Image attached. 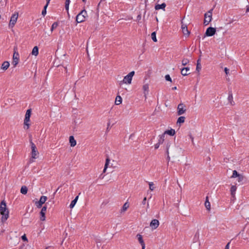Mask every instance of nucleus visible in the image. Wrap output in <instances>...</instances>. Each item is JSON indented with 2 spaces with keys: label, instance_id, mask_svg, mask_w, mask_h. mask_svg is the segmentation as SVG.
<instances>
[{
  "label": "nucleus",
  "instance_id": "nucleus-1",
  "mask_svg": "<svg viewBox=\"0 0 249 249\" xmlns=\"http://www.w3.org/2000/svg\"><path fill=\"white\" fill-rule=\"evenodd\" d=\"M0 213L2 215V222L5 221L8 218L9 211L4 200H2L0 203Z\"/></svg>",
  "mask_w": 249,
  "mask_h": 249
},
{
  "label": "nucleus",
  "instance_id": "nucleus-2",
  "mask_svg": "<svg viewBox=\"0 0 249 249\" xmlns=\"http://www.w3.org/2000/svg\"><path fill=\"white\" fill-rule=\"evenodd\" d=\"M88 16L87 11L84 9L82 10L76 17L77 23H81L85 21L86 18Z\"/></svg>",
  "mask_w": 249,
  "mask_h": 249
},
{
  "label": "nucleus",
  "instance_id": "nucleus-3",
  "mask_svg": "<svg viewBox=\"0 0 249 249\" xmlns=\"http://www.w3.org/2000/svg\"><path fill=\"white\" fill-rule=\"evenodd\" d=\"M30 144L31 146V158L32 159H36L39 152L37 151V148L35 143L32 142V139H30Z\"/></svg>",
  "mask_w": 249,
  "mask_h": 249
},
{
  "label": "nucleus",
  "instance_id": "nucleus-4",
  "mask_svg": "<svg viewBox=\"0 0 249 249\" xmlns=\"http://www.w3.org/2000/svg\"><path fill=\"white\" fill-rule=\"evenodd\" d=\"M19 54L18 52V48L17 47H15L14 48V54L13 56V62L12 64L14 67H16L18 63L19 60Z\"/></svg>",
  "mask_w": 249,
  "mask_h": 249
},
{
  "label": "nucleus",
  "instance_id": "nucleus-5",
  "mask_svg": "<svg viewBox=\"0 0 249 249\" xmlns=\"http://www.w3.org/2000/svg\"><path fill=\"white\" fill-rule=\"evenodd\" d=\"M213 10V9H212L210 10H209L207 13L205 14V18L204 20V24L205 25H207L211 21Z\"/></svg>",
  "mask_w": 249,
  "mask_h": 249
},
{
  "label": "nucleus",
  "instance_id": "nucleus-6",
  "mask_svg": "<svg viewBox=\"0 0 249 249\" xmlns=\"http://www.w3.org/2000/svg\"><path fill=\"white\" fill-rule=\"evenodd\" d=\"M18 16V13H15L11 17V19L9 24V27L10 28H13L17 22Z\"/></svg>",
  "mask_w": 249,
  "mask_h": 249
},
{
  "label": "nucleus",
  "instance_id": "nucleus-7",
  "mask_svg": "<svg viewBox=\"0 0 249 249\" xmlns=\"http://www.w3.org/2000/svg\"><path fill=\"white\" fill-rule=\"evenodd\" d=\"M47 200V197L46 196H42L39 200L36 202V205L38 208L42 207V205L45 203V201Z\"/></svg>",
  "mask_w": 249,
  "mask_h": 249
},
{
  "label": "nucleus",
  "instance_id": "nucleus-8",
  "mask_svg": "<svg viewBox=\"0 0 249 249\" xmlns=\"http://www.w3.org/2000/svg\"><path fill=\"white\" fill-rule=\"evenodd\" d=\"M48 202H47L45 205L42 207L41 210L40 212V219L41 221H44L46 218L45 213L47 209V204Z\"/></svg>",
  "mask_w": 249,
  "mask_h": 249
},
{
  "label": "nucleus",
  "instance_id": "nucleus-9",
  "mask_svg": "<svg viewBox=\"0 0 249 249\" xmlns=\"http://www.w3.org/2000/svg\"><path fill=\"white\" fill-rule=\"evenodd\" d=\"M143 85L142 86V90L143 91L144 96L145 97V99H146V96L149 93V84L148 83H146L145 80L143 81Z\"/></svg>",
  "mask_w": 249,
  "mask_h": 249
},
{
  "label": "nucleus",
  "instance_id": "nucleus-10",
  "mask_svg": "<svg viewBox=\"0 0 249 249\" xmlns=\"http://www.w3.org/2000/svg\"><path fill=\"white\" fill-rule=\"evenodd\" d=\"M216 33V29L214 28L210 27L208 28L205 34V36H211Z\"/></svg>",
  "mask_w": 249,
  "mask_h": 249
},
{
  "label": "nucleus",
  "instance_id": "nucleus-11",
  "mask_svg": "<svg viewBox=\"0 0 249 249\" xmlns=\"http://www.w3.org/2000/svg\"><path fill=\"white\" fill-rule=\"evenodd\" d=\"M185 105L182 104H179L177 108V114L178 115H181L184 113L186 111V109L184 108Z\"/></svg>",
  "mask_w": 249,
  "mask_h": 249
},
{
  "label": "nucleus",
  "instance_id": "nucleus-12",
  "mask_svg": "<svg viewBox=\"0 0 249 249\" xmlns=\"http://www.w3.org/2000/svg\"><path fill=\"white\" fill-rule=\"evenodd\" d=\"M159 221L158 220L154 219H153L150 223V226L152 228V229H157L158 226H159Z\"/></svg>",
  "mask_w": 249,
  "mask_h": 249
},
{
  "label": "nucleus",
  "instance_id": "nucleus-13",
  "mask_svg": "<svg viewBox=\"0 0 249 249\" xmlns=\"http://www.w3.org/2000/svg\"><path fill=\"white\" fill-rule=\"evenodd\" d=\"M181 29L182 33L184 35H189L190 33L188 30L187 26L186 24H185L183 23L182 21H181Z\"/></svg>",
  "mask_w": 249,
  "mask_h": 249
},
{
  "label": "nucleus",
  "instance_id": "nucleus-14",
  "mask_svg": "<svg viewBox=\"0 0 249 249\" xmlns=\"http://www.w3.org/2000/svg\"><path fill=\"white\" fill-rule=\"evenodd\" d=\"M32 114V109L31 108L28 109L27 110L25 115V118L24 120H25V123L27 122H30V117Z\"/></svg>",
  "mask_w": 249,
  "mask_h": 249
},
{
  "label": "nucleus",
  "instance_id": "nucleus-15",
  "mask_svg": "<svg viewBox=\"0 0 249 249\" xmlns=\"http://www.w3.org/2000/svg\"><path fill=\"white\" fill-rule=\"evenodd\" d=\"M181 73L183 76H186L190 73V70L189 67L183 68L181 70Z\"/></svg>",
  "mask_w": 249,
  "mask_h": 249
},
{
  "label": "nucleus",
  "instance_id": "nucleus-16",
  "mask_svg": "<svg viewBox=\"0 0 249 249\" xmlns=\"http://www.w3.org/2000/svg\"><path fill=\"white\" fill-rule=\"evenodd\" d=\"M171 145V142H168L166 145V154L167 155V158L166 160L168 161L170 160V158L169 156V149Z\"/></svg>",
  "mask_w": 249,
  "mask_h": 249
},
{
  "label": "nucleus",
  "instance_id": "nucleus-17",
  "mask_svg": "<svg viewBox=\"0 0 249 249\" xmlns=\"http://www.w3.org/2000/svg\"><path fill=\"white\" fill-rule=\"evenodd\" d=\"M163 134L164 135L167 134L171 136H173L174 135H175L176 131H175V129L171 128L170 129H168V130H165L164 131V132L163 133Z\"/></svg>",
  "mask_w": 249,
  "mask_h": 249
},
{
  "label": "nucleus",
  "instance_id": "nucleus-18",
  "mask_svg": "<svg viewBox=\"0 0 249 249\" xmlns=\"http://www.w3.org/2000/svg\"><path fill=\"white\" fill-rule=\"evenodd\" d=\"M237 189V187L236 185H232L231 187V197L233 198H235V192Z\"/></svg>",
  "mask_w": 249,
  "mask_h": 249
},
{
  "label": "nucleus",
  "instance_id": "nucleus-19",
  "mask_svg": "<svg viewBox=\"0 0 249 249\" xmlns=\"http://www.w3.org/2000/svg\"><path fill=\"white\" fill-rule=\"evenodd\" d=\"M185 117L180 116L178 119V120L177 122V124L179 126H180L181 124L185 122Z\"/></svg>",
  "mask_w": 249,
  "mask_h": 249
},
{
  "label": "nucleus",
  "instance_id": "nucleus-20",
  "mask_svg": "<svg viewBox=\"0 0 249 249\" xmlns=\"http://www.w3.org/2000/svg\"><path fill=\"white\" fill-rule=\"evenodd\" d=\"M69 142L71 147H74L76 144V141L73 136H70Z\"/></svg>",
  "mask_w": 249,
  "mask_h": 249
},
{
  "label": "nucleus",
  "instance_id": "nucleus-21",
  "mask_svg": "<svg viewBox=\"0 0 249 249\" xmlns=\"http://www.w3.org/2000/svg\"><path fill=\"white\" fill-rule=\"evenodd\" d=\"M78 198V196H76L75 197V198L71 201V204L69 206L70 208L72 209L74 207L75 204L76 203V202L77 201Z\"/></svg>",
  "mask_w": 249,
  "mask_h": 249
},
{
  "label": "nucleus",
  "instance_id": "nucleus-22",
  "mask_svg": "<svg viewBox=\"0 0 249 249\" xmlns=\"http://www.w3.org/2000/svg\"><path fill=\"white\" fill-rule=\"evenodd\" d=\"M132 79H123V80L120 82V85L124 83L126 84H130L131 83Z\"/></svg>",
  "mask_w": 249,
  "mask_h": 249
},
{
  "label": "nucleus",
  "instance_id": "nucleus-23",
  "mask_svg": "<svg viewBox=\"0 0 249 249\" xmlns=\"http://www.w3.org/2000/svg\"><path fill=\"white\" fill-rule=\"evenodd\" d=\"M166 7V4L165 3H162L161 4H157L155 6V8L156 10L159 9H164Z\"/></svg>",
  "mask_w": 249,
  "mask_h": 249
},
{
  "label": "nucleus",
  "instance_id": "nucleus-24",
  "mask_svg": "<svg viewBox=\"0 0 249 249\" xmlns=\"http://www.w3.org/2000/svg\"><path fill=\"white\" fill-rule=\"evenodd\" d=\"M9 63L8 61H4L1 65V68L3 70H7L9 67Z\"/></svg>",
  "mask_w": 249,
  "mask_h": 249
},
{
  "label": "nucleus",
  "instance_id": "nucleus-25",
  "mask_svg": "<svg viewBox=\"0 0 249 249\" xmlns=\"http://www.w3.org/2000/svg\"><path fill=\"white\" fill-rule=\"evenodd\" d=\"M205 207L207 209V210H208L209 211L210 210L211 204H210V202L209 201V199H208V196H207L206 198V200L205 202Z\"/></svg>",
  "mask_w": 249,
  "mask_h": 249
},
{
  "label": "nucleus",
  "instance_id": "nucleus-26",
  "mask_svg": "<svg viewBox=\"0 0 249 249\" xmlns=\"http://www.w3.org/2000/svg\"><path fill=\"white\" fill-rule=\"evenodd\" d=\"M137 237L138 238V241L139 242V243H140V244L141 245L145 244L142 235H141L140 234H138L137 235Z\"/></svg>",
  "mask_w": 249,
  "mask_h": 249
},
{
  "label": "nucleus",
  "instance_id": "nucleus-27",
  "mask_svg": "<svg viewBox=\"0 0 249 249\" xmlns=\"http://www.w3.org/2000/svg\"><path fill=\"white\" fill-rule=\"evenodd\" d=\"M228 99L229 101L231 103V104H232L231 101H232L233 97H232V93L231 89L229 88V96Z\"/></svg>",
  "mask_w": 249,
  "mask_h": 249
},
{
  "label": "nucleus",
  "instance_id": "nucleus-28",
  "mask_svg": "<svg viewBox=\"0 0 249 249\" xmlns=\"http://www.w3.org/2000/svg\"><path fill=\"white\" fill-rule=\"evenodd\" d=\"M122 102V98L120 95H117L115 99V104L117 105H120Z\"/></svg>",
  "mask_w": 249,
  "mask_h": 249
},
{
  "label": "nucleus",
  "instance_id": "nucleus-29",
  "mask_svg": "<svg viewBox=\"0 0 249 249\" xmlns=\"http://www.w3.org/2000/svg\"><path fill=\"white\" fill-rule=\"evenodd\" d=\"M28 188L26 186H22L20 189V193L23 195L27 194Z\"/></svg>",
  "mask_w": 249,
  "mask_h": 249
},
{
  "label": "nucleus",
  "instance_id": "nucleus-30",
  "mask_svg": "<svg viewBox=\"0 0 249 249\" xmlns=\"http://www.w3.org/2000/svg\"><path fill=\"white\" fill-rule=\"evenodd\" d=\"M38 54V48L37 46H35L32 50V54L36 56Z\"/></svg>",
  "mask_w": 249,
  "mask_h": 249
},
{
  "label": "nucleus",
  "instance_id": "nucleus-31",
  "mask_svg": "<svg viewBox=\"0 0 249 249\" xmlns=\"http://www.w3.org/2000/svg\"><path fill=\"white\" fill-rule=\"evenodd\" d=\"M70 3V0H66V2H65V9L67 11L69 17H70V15H69V7Z\"/></svg>",
  "mask_w": 249,
  "mask_h": 249
},
{
  "label": "nucleus",
  "instance_id": "nucleus-32",
  "mask_svg": "<svg viewBox=\"0 0 249 249\" xmlns=\"http://www.w3.org/2000/svg\"><path fill=\"white\" fill-rule=\"evenodd\" d=\"M164 137L165 135L163 133L160 135L158 142H159L160 144L163 143V142L164 141Z\"/></svg>",
  "mask_w": 249,
  "mask_h": 249
},
{
  "label": "nucleus",
  "instance_id": "nucleus-33",
  "mask_svg": "<svg viewBox=\"0 0 249 249\" xmlns=\"http://www.w3.org/2000/svg\"><path fill=\"white\" fill-rule=\"evenodd\" d=\"M128 207H129V204L127 202H125L122 208L121 209V211L122 212L125 211Z\"/></svg>",
  "mask_w": 249,
  "mask_h": 249
},
{
  "label": "nucleus",
  "instance_id": "nucleus-34",
  "mask_svg": "<svg viewBox=\"0 0 249 249\" xmlns=\"http://www.w3.org/2000/svg\"><path fill=\"white\" fill-rule=\"evenodd\" d=\"M135 74L134 71H132L129 72L127 75H126L124 76V78H132Z\"/></svg>",
  "mask_w": 249,
  "mask_h": 249
},
{
  "label": "nucleus",
  "instance_id": "nucleus-35",
  "mask_svg": "<svg viewBox=\"0 0 249 249\" xmlns=\"http://www.w3.org/2000/svg\"><path fill=\"white\" fill-rule=\"evenodd\" d=\"M239 175H240V174H239L237 171L234 170L233 171L232 175L231 178H237Z\"/></svg>",
  "mask_w": 249,
  "mask_h": 249
},
{
  "label": "nucleus",
  "instance_id": "nucleus-36",
  "mask_svg": "<svg viewBox=\"0 0 249 249\" xmlns=\"http://www.w3.org/2000/svg\"><path fill=\"white\" fill-rule=\"evenodd\" d=\"M109 162H110V159L108 156H107V158L106 159V162H105V166H104V167H105V168H108Z\"/></svg>",
  "mask_w": 249,
  "mask_h": 249
},
{
  "label": "nucleus",
  "instance_id": "nucleus-37",
  "mask_svg": "<svg viewBox=\"0 0 249 249\" xmlns=\"http://www.w3.org/2000/svg\"><path fill=\"white\" fill-rule=\"evenodd\" d=\"M151 38H152V39L153 40L154 42H156L157 41V38H156V32H154L152 33V34H151Z\"/></svg>",
  "mask_w": 249,
  "mask_h": 249
},
{
  "label": "nucleus",
  "instance_id": "nucleus-38",
  "mask_svg": "<svg viewBox=\"0 0 249 249\" xmlns=\"http://www.w3.org/2000/svg\"><path fill=\"white\" fill-rule=\"evenodd\" d=\"M29 122L25 123V120H24V128L25 129H28L29 128L30 124L29 123Z\"/></svg>",
  "mask_w": 249,
  "mask_h": 249
},
{
  "label": "nucleus",
  "instance_id": "nucleus-39",
  "mask_svg": "<svg viewBox=\"0 0 249 249\" xmlns=\"http://www.w3.org/2000/svg\"><path fill=\"white\" fill-rule=\"evenodd\" d=\"M58 25V23L57 22H54L51 27V30L52 32L54 29L56 28Z\"/></svg>",
  "mask_w": 249,
  "mask_h": 249
},
{
  "label": "nucleus",
  "instance_id": "nucleus-40",
  "mask_svg": "<svg viewBox=\"0 0 249 249\" xmlns=\"http://www.w3.org/2000/svg\"><path fill=\"white\" fill-rule=\"evenodd\" d=\"M189 62V60L187 58H183L182 60V65L183 66L186 65Z\"/></svg>",
  "mask_w": 249,
  "mask_h": 249
},
{
  "label": "nucleus",
  "instance_id": "nucleus-41",
  "mask_svg": "<svg viewBox=\"0 0 249 249\" xmlns=\"http://www.w3.org/2000/svg\"><path fill=\"white\" fill-rule=\"evenodd\" d=\"M48 5H47V4H46L44 7V8H43V10H42V15L43 16H45L46 14V9L47 8Z\"/></svg>",
  "mask_w": 249,
  "mask_h": 249
},
{
  "label": "nucleus",
  "instance_id": "nucleus-42",
  "mask_svg": "<svg viewBox=\"0 0 249 249\" xmlns=\"http://www.w3.org/2000/svg\"><path fill=\"white\" fill-rule=\"evenodd\" d=\"M21 238L23 241H28V239L25 234H24L22 236H21Z\"/></svg>",
  "mask_w": 249,
  "mask_h": 249
},
{
  "label": "nucleus",
  "instance_id": "nucleus-43",
  "mask_svg": "<svg viewBox=\"0 0 249 249\" xmlns=\"http://www.w3.org/2000/svg\"><path fill=\"white\" fill-rule=\"evenodd\" d=\"M149 189L151 191H153L154 190V184L153 182H149Z\"/></svg>",
  "mask_w": 249,
  "mask_h": 249
},
{
  "label": "nucleus",
  "instance_id": "nucleus-44",
  "mask_svg": "<svg viewBox=\"0 0 249 249\" xmlns=\"http://www.w3.org/2000/svg\"><path fill=\"white\" fill-rule=\"evenodd\" d=\"M237 178H238V181L239 182L242 181L243 180V179H244L243 176L241 175V174H240Z\"/></svg>",
  "mask_w": 249,
  "mask_h": 249
},
{
  "label": "nucleus",
  "instance_id": "nucleus-45",
  "mask_svg": "<svg viewBox=\"0 0 249 249\" xmlns=\"http://www.w3.org/2000/svg\"><path fill=\"white\" fill-rule=\"evenodd\" d=\"M201 66L200 63L197 64L196 70L198 72L201 70Z\"/></svg>",
  "mask_w": 249,
  "mask_h": 249
},
{
  "label": "nucleus",
  "instance_id": "nucleus-46",
  "mask_svg": "<svg viewBox=\"0 0 249 249\" xmlns=\"http://www.w3.org/2000/svg\"><path fill=\"white\" fill-rule=\"evenodd\" d=\"M61 68H62V70H64V71L66 73V74L65 75H64V76L67 77V76L70 75L69 74H68V75L67 74V68L66 67H62Z\"/></svg>",
  "mask_w": 249,
  "mask_h": 249
},
{
  "label": "nucleus",
  "instance_id": "nucleus-47",
  "mask_svg": "<svg viewBox=\"0 0 249 249\" xmlns=\"http://www.w3.org/2000/svg\"><path fill=\"white\" fill-rule=\"evenodd\" d=\"M160 144H161L159 142L157 143L156 144H155V149H157Z\"/></svg>",
  "mask_w": 249,
  "mask_h": 249
},
{
  "label": "nucleus",
  "instance_id": "nucleus-48",
  "mask_svg": "<svg viewBox=\"0 0 249 249\" xmlns=\"http://www.w3.org/2000/svg\"><path fill=\"white\" fill-rule=\"evenodd\" d=\"M146 197H144V198L143 199L142 201V205H145L146 204Z\"/></svg>",
  "mask_w": 249,
  "mask_h": 249
},
{
  "label": "nucleus",
  "instance_id": "nucleus-49",
  "mask_svg": "<svg viewBox=\"0 0 249 249\" xmlns=\"http://www.w3.org/2000/svg\"><path fill=\"white\" fill-rule=\"evenodd\" d=\"M110 122H108L107 123V131H108L109 130V129L110 128Z\"/></svg>",
  "mask_w": 249,
  "mask_h": 249
},
{
  "label": "nucleus",
  "instance_id": "nucleus-50",
  "mask_svg": "<svg viewBox=\"0 0 249 249\" xmlns=\"http://www.w3.org/2000/svg\"><path fill=\"white\" fill-rule=\"evenodd\" d=\"M230 242H228L225 247V249H229Z\"/></svg>",
  "mask_w": 249,
  "mask_h": 249
},
{
  "label": "nucleus",
  "instance_id": "nucleus-51",
  "mask_svg": "<svg viewBox=\"0 0 249 249\" xmlns=\"http://www.w3.org/2000/svg\"><path fill=\"white\" fill-rule=\"evenodd\" d=\"M189 136L191 139L192 142L194 144V137L192 136L191 134H190Z\"/></svg>",
  "mask_w": 249,
  "mask_h": 249
},
{
  "label": "nucleus",
  "instance_id": "nucleus-52",
  "mask_svg": "<svg viewBox=\"0 0 249 249\" xmlns=\"http://www.w3.org/2000/svg\"><path fill=\"white\" fill-rule=\"evenodd\" d=\"M105 175H103V173H102L99 177V178L102 179L104 178Z\"/></svg>",
  "mask_w": 249,
  "mask_h": 249
},
{
  "label": "nucleus",
  "instance_id": "nucleus-53",
  "mask_svg": "<svg viewBox=\"0 0 249 249\" xmlns=\"http://www.w3.org/2000/svg\"><path fill=\"white\" fill-rule=\"evenodd\" d=\"M224 71H225L226 74L227 75H228V74L229 73V70L228 68H225L224 69Z\"/></svg>",
  "mask_w": 249,
  "mask_h": 249
},
{
  "label": "nucleus",
  "instance_id": "nucleus-54",
  "mask_svg": "<svg viewBox=\"0 0 249 249\" xmlns=\"http://www.w3.org/2000/svg\"><path fill=\"white\" fill-rule=\"evenodd\" d=\"M107 168H105V167H104L102 173H105L106 172Z\"/></svg>",
  "mask_w": 249,
  "mask_h": 249
},
{
  "label": "nucleus",
  "instance_id": "nucleus-55",
  "mask_svg": "<svg viewBox=\"0 0 249 249\" xmlns=\"http://www.w3.org/2000/svg\"><path fill=\"white\" fill-rule=\"evenodd\" d=\"M198 235H199V231H198V230H197V231L196 233V234H195V236L196 237L197 235L198 236Z\"/></svg>",
  "mask_w": 249,
  "mask_h": 249
},
{
  "label": "nucleus",
  "instance_id": "nucleus-56",
  "mask_svg": "<svg viewBox=\"0 0 249 249\" xmlns=\"http://www.w3.org/2000/svg\"><path fill=\"white\" fill-rule=\"evenodd\" d=\"M166 81H170L171 82H172V79H165Z\"/></svg>",
  "mask_w": 249,
  "mask_h": 249
},
{
  "label": "nucleus",
  "instance_id": "nucleus-57",
  "mask_svg": "<svg viewBox=\"0 0 249 249\" xmlns=\"http://www.w3.org/2000/svg\"><path fill=\"white\" fill-rule=\"evenodd\" d=\"M51 0H46V4H47V5H48V4H49L50 3V1Z\"/></svg>",
  "mask_w": 249,
  "mask_h": 249
},
{
  "label": "nucleus",
  "instance_id": "nucleus-58",
  "mask_svg": "<svg viewBox=\"0 0 249 249\" xmlns=\"http://www.w3.org/2000/svg\"><path fill=\"white\" fill-rule=\"evenodd\" d=\"M164 78H171L169 74H167L165 76Z\"/></svg>",
  "mask_w": 249,
  "mask_h": 249
},
{
  "label": "nucleus",
  "instance_id": "nucleus-59",
  "mask_svg": "<svg viewBox=\"0 0 249 249\" xmlns=\"http://www.w3.org/2000/svg\"><path fill=\"white\" fill-rule=\"evenodd\" d=\"M200 59H198L197 60V64H198V63H200Z\"/></svg>",
  "mask_w": 249,
  "mask_h": 249
},
{
  "label": "nucleus",
  "instance_id": "nucleus-60",
  "mask_svg": "<svg viewBox=\"0 0 249 249\" xmlns=\"http://www.w3.org/2000/svg\"><path fill=\"white\" fill-rule=\"evenodd\" d=\"M142 247V249H145V244L141 245Z\"/></svg>",
  "mask_w": 249,
  "mask_h": 249
},
{
  "label": "nucleus",
  "instance_id": "nucleus-61",
  "mask_svg": "<svg viewBox=\"0 0 249 249\" xmlns=\"http://www.w3.org/2000/svg\"><path fill=\"white\" fill-rule=\"evenodd\" d=\"M172 89V90H175L177 89V87H173Z\"/></svg>",
  "mask_w": 249,
  "mask_h": 249
},
{
  "label": "nucleus",
  "instance_id": "nucleus-62",
  "mask_svg": "<svg viewBox=\"0 0 249 249\" xmlns=\"http://www.w3.org/2000/svg\"><path fill=\"white\" fill-rule=\"evenodd\" d=\"M246 11L247 12H249V6L247 8Z\"/></svg>",
  "mask_w": 249,
  "mask_h": 249
},
{
  "label": "nucleus",
  "instance_id": "nucleus-63",
  "mask_svg": "<svg viewBox=\"0 0 249 249\" xmlns=\"http://www.w3.org/2000/svg\"><path fill=\"white\" fill-rule=\"evenodd\" d=\"M59 187H58V188L56 189V191H55V192L54 193H55L56 192H57L59 191Z\"/></svg>",
  "mask_w": 249,
  "mask_h": 249
},
{
  "label": "nucleus",
  "instance_id": "nucleus-64",
  "mask_svg": "<svg viewBox=\"0 0 249 249\" xmlns=\"http://www.w3.org/2000/svg\"><path fill=\"white\" fill-rule=\"evenodd\" d=\"M82 1H83L84 2H86V0H82Z\"/></svg>",
  "mask_w": 249,
  "mask_h": 249
}]
</instances>
